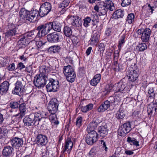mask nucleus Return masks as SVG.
Here are the masks:
<instances>
[{"label":"nucleus","instance_id":"nucleus-1","mask_svg":"<svg viewBox=\"0 0 157 157\" xmlns=\"http://www.w3.org/2000/svg\"><path fill=\"white\" fill-rule=\"evenodd\" d=\"M46 112L39 111L30 114L28 117H26L23 120L24 125L26 126H33L35 124H38L40 122L44 119L47 116Z\"/></svg>","mask_w":157,"mask_h":157},{"label":"nucleus","instance_id":"nucleus-2","mask_svg":"<svg viewBox=\"0 0 157 157\" xmlns=\"http://www.w3.org/2000/svg\"><path fill=\"white\" fill-rule=\"evenodd\" d=\"M40 71L39 75L35 77L33 82L34 85L38 88L43 87L46 83L48 70L45 66H42L40 67Z\"/></svg>","mask_w":157,"mask_h":157},{"label":"nucleus","instance_id":"nucleus-3","mask_svg":"<svg viewBox=\"0 0 157 157\" xmlns=\"http://www.w3.org/2000/svg\"><path fill=\"white\" fill-rule=\"evenodd\" d=\"M99 5L101 9L100 10V13L101 15H105L107 13L108 10L113 11L115 9L113 3L110 0L100 2L99 3Z\"/></svg>","mask_w":157,"mask_h":157},{"label":"nucleus","instance_id":"nucleus-4","mask_svg":"<svg viewBox=\"0 0 157 157\" xmlns=\"http://www.w3.org/2000/svg\"><path fill=\"white\" fill-rule=\"evenodd\" d=\"M51 25L49 23L41 25L37 27L36 30L38 32L37 36L39 37H42L48 34L51 30Z\"/></svg>","mask_w":157,"mask_h":157},{"label":"nucleus","instance_id":"nucleus-5","mask_svg":"<svg viewBox=\"0 0 157 157\" xmlns=\"http://www.w3.org/2000/svg\"><path fill=\"white\" fill-rule=\"evenodd\" d=\"M88 132V133L85 137V141L88 144L91 145L98 140V135L95 131Z\"/></svg>","mask_w":157,"mask_h":157},{"label":"nucleus","instance_id":"nucleus-6","mask_svg":"<svg viewBox=\"0 0 157 157\" xmlns=\"http://www.w3.org/2000/svg\"><path fill=\"white\" fill-rule=\"evenodd\" d=\"M52 5L48 2L43 4L40 6L38 11L39 15L41 17H43L47 15L51 10Z\"/></svg>","mask_w":157,"mask_h":157},{"label":"nucleus","instance_id":"nucleus-7","mask_svg":"<svg viewBox=\"0 0 157 157\" xmlns=\"http://www.w3.org/2000/svg\"><path fill=\"white\" fill-rule=\"evenodd\" d=\"M46 86V89L48 92H55L57 91L59 88V82L58 81L51 78Z\"/></svg>","mask_w":157,"mask_h":157},{"label":"nucleus","instance_id":"nucleus-8","mask_svg":"<svg viewBox=\"0 0 157 157\" xmlns=\"http://www.w3.org/2000/svg\"><path fill=\"white\" fill-rule=\"evenodd\" d=\"M127 74L129 80L134 82L136 80L139 75V70L136 67L134 68L130 67L129 68Z\"/></svg>","mask_w":157,"mask_h":157},{"label":"nucleus","instance_id":"nucleus-9","mask_svg":"<svg viewBox=\"0 0 157 157\" xmlns=\"http://www.w3.org/2000/svg\"><path fill=\"white\" fill-rule=\"evenodd\" d=\"M131 129L130 122H128L125 123L119 128L118 132V135L124 136L126 134L130 131Z\"/></svg>","mask_w":157,"mask_h":157},{"label":"nucleus","instance_id":"nucleus-10","mask_svg":"<svg viewBox=\"0 0 157 157\" xmlns=\"http://www.w3.org/2000/svg\"><path fill=\"white\" fill-rule=\"evenodd\" d=\"M59 102L56 98H53L49 101L48 105V109L49 113H56L58 109Z\"/></svg>","mask_w":157,"mask_h":157},{"label":"nucleus","instance_id":"nucleus-11","mask_svg":"<svg viewBox=\"0 0 157 157\" xmlns=\"http://www.w3.org/2000/svg\"><path fill=\"white\" fill-rule=\"evenodd\" d=\"M15 87L12 93L13 94H16L20 96L24 90V86L20 81H17L15 84Z\"/></svg>","mask_w":157,"mask_h":157},{"label":"nucleus","instance_id":"nucleus-12","mask_svg":"<svg viewBox=\"0 0 157 157\" xmlns=\"http://www.w3.org/2000/svg\"><path fill=\"white\" fill-rule=\"evenodd\" d=\"M101 121L97 118L94 119L93 121L90 123L87 127V130L88 132L94 131L98 126L100 124Z\"/></svg>","mask_w":157,"mask_h":157},{"label":"nucleus","instance_id":"nucleus-13","mask_svg":"<svg viewBox=\"0 0 157 157\" xmlns=\"http://www.w3.org/2000/svg\"><path fill=\"white\" fill-rule=\"evenodd\" d=\"M10 142L12 146L16 149H18L22 147L23 144V140L21 138L18 137H14L12 138Z\"/></svg>","mask_w":157,"mask_h":157},{"label":"nucleus","instance_id":"nucleus-14","mask_svg":"<svg viewBox=\"0 0 157 157\" xmlns=\"http://www.w3.org/2000/svg\"><path fill=\"white\" fill-rule=\"evenodd\" d=\"M37 143L41 146L45 145L48 142L47 137L42 134H39L36 139Z\"/></svg>","mask_w":157,"mask_h":157},{"label":"nucleus","instance_id":"nucleus-15","mask_svg":"<svg viewBox=\"0 0 157 157\" xmlns=\"http://www.w3.org/2000/svg\"><path fill=\"white\" fill-rule=\"evenodd\" d=\"M73 146V143L71 139L68 138L66 139L64 144V146L63 149V152L67 151L68 154L70 152Z\"/></svg>","mask_w":157,"mask_h":157},{"label":"nucleus","instance_id":"nucleus-16","mask_svg":"<svg viewBox=\"0 0 157 157\" xmlns=\"http://www.w3.org/2000/svg\"><path fill=\"white\" fill-rule=\"evenodd\" d=\"M60 36L57 33H50L47 36L48 41L51 43L57 42L59 41Z\"/></svg>","mask_w":157,"mask_h":157},{"label":"nucleus","instance_id":"nucleus-17","mask_svg":"<svg viewBox=\"0 0 157 157\" xmlns=\"http://www.w3.org/2000/svg\"><path fill=\"white\" fill-rule=\"evenodd\" d=\"M29 11L26 10L25 8H22L19 12L20 18L21 19L29 21Z\"/></svg>","mask_w":157,"mask_h":157},{"label":"nucleus","instance_id":"nucleus-18","mask_svg":"<svg viewBox=\"0 0 157 157\" xmlns=\"http://www.w3.org/2000/svg\"><path fill=\"white\" fill-rule=\"evenodd\" d=\"M10 84L7 81L2 83L0 85V94L3 95L6 93L8 90Z\"/></svg>","mask_w":157,"mask_h":157},{"label":"nucleus","instance_id":"nucleus-19","mask_svg":"<svg viewBox=\"0 0 157 157\" xmlns=\"http://www.w3.org/2000/svg\"><path fill=\"white\" fill-rule=\"evenodd\" d=\"M107 128V126L105 124L99 127L98 132L101 136L105 137L107 135L108 129Z\"/></svg>","mask_w":157,"mask_h":157},{"label":"nucleus","instance_id":"nucleus-20","mask_svg":"<svg viewBox=\"0 0 157 157\" xmlns=\"http://www.w3.org/2000/svg\"><path fill=\"white\" fill-rule=\"evenodd\" d=\"M70 20L72 21V25L75 27H79L82 25V21L78 17L71 16Z\"/></svg>","mask_w":157,"mask_h":157},{"label":"nucleus","instance_id":"nucleus-21","mask_svg":"<svg viewBox=\"0 0 157 157\" xmlns=\"http://www.w3.org/2000/svg\"><path fill=\"white\" fill-rule=\"evenodd\" d=\"M125 82L121 81L116 83L114 86L115 92H118L123 91L125 87Z\"/></svg>","mask_w":157,"mask_h":157},{"label":"nucleus","instance_id":"nucleus-22","mask_svg":"<svg viewBox=\"0 0 157 157\" xmlns=\"http://www.w3.org/2000/svg\"><path fill=\"white\" fill-rule=\"evenodd\" d=\"M150 29L148 28H146L144 31L142 35L141 39L144 42H147L149 40L151 34Z\"/></svg>","mask_w":157,"mask_h":157},{"label":"nucleus","instance_id":"nucleus-23","mask_svg":"<svg viewBox=\"0 0 157 157\" xmlns=\"http://www.w3.org/2000/svg\"><path fill=\"white\" fill-rule=\"evenodd\" d=\"M3 120V115L0 113V124H2ZM8 132V130L7 129L2 130L0 127V139L5 138Z\"/></svg>","mask_w":157,"mask_h":157},{"label":"nucleus","instance_id":"nucleus-24","mask_svg":"<svg viewBox=\"0 0 157 157\" xmlns=\"http://www.w3.org/2000/svg\"><path fill=\"white\" fill-rule=\"evenodd\" d=\"M157 109V104L153 102L151 103L147 107V111L149 115L153 113H155Z\"/></svg>","mask_w":157,"mask_h":157},{"label":"nucleus","instance_id":"nucleus-25","mask_svg":"<svg viewBox=\"0 0 157 157\" xmlns=\"http://www.w3.org/2000/svg\"><path fill=\"white\" fill-rule=\"evenodd\" d=\"M100 36V34L98 32H96L94 33L90 39L91 43L93 44L96 45L99 41Z\"/></svg>","mask_w":157,"mask_h":157},{"label":"nucleus","instance_id":"nucleus-26","mask_svg":"<svg viewBox=\"0 0 157 157\" xmlns=\"http://www.w3.org/2000/svg\"><path fill=\"white\" fill-rule=\"evenodd\" d=\"M101 79V75L98 74L94 76L93 78L90 81V83L91 85L96 86L99 82Z\"/></svg>","mask_w":157,"mask_h":157},{"label":"nucleus","instance_id":"nucleus-27","mask_svg":"<svg viewBox=\"0 0 157 157\" xmlns=\"http://www.w3.org/2000/svg\"><path fill=\"white\" fill-rule=\"evenodd\" d=\"M13 149L10 146H7L4 147L3 149L2 153L6 156H9L11 155L13 152Z\"/></svg>","mask_w":157,"mask_h":157},{"label":"nucleus","instance_id":"nucleus-28","mask_svg":"<svg viewBox=\"0 0 157 157\" xmlns=\"http://www.w3.org/2000/svg\"><path fill=\"white\" fill-rule=\"evenodd\" d=\"M125 116V113L122 107H121L119 110L115 114V117L117 120L124 118Z\"/></svg>","mask_w":157,"mask_h":157},{"label":"nucleus","instance_id":"nucleus-29","mask_svg":"<svg viewBox=\"0 0 157 157\" xmlns=\"http://www.w3.org/2000/svg\"><path fill=\"white\" fill-rule=\"evenodd\" d=\"M50 114L49 115V119L51 121V123L53 125H57L59 124V121L57 120L56 118V113H50Z\"/></svg>","mask_w":157,"mask_h":157},{"label":"nucleus","instance_id":"nucleus-30","mask_svg":"<svg viewBox=\"0 0 157 157\" xmlns=\"http://www.w3.org/2000/svg\"><path fill=\"white\" fill-rule=\"evenodd\" d=\"M49 25H51V30L53 29L54 30L60 32L61 30V25L57 22H49Z\"/></svg>","mask_w":157,"mask_h":157},{"label":"nucleus","instance_id":"nucleus-31","mask_svg":"<svg viewBox=\"0 0 157 157\" xmlns=\"http://www.w3.org/2000/svg\"><path fill=\"white\" fill-rule=\"evenodd\" d=\"M110 106V105L109 104L108 102L105 101L99 107L98 109V111L99 112H104L107 110Z\"/></svg>","mask_w":157,"mask_h":157},{"label":"nucleus","instance_id":"nucleus-32","mask_svg":"<svg viewBox=\"0 0 157 157\" xmlns=\"http://www.w3.org/2000/svg\"><path fill=\"white\" fill-rule=\"evenodd\" d=\"M75 72L73 68L70 65L64 66L63 68V72L64 75H68Z\"/></svg>","mask_w":157,"mask_h":157},{"label":"nucleus","instance_id":"nucleus-33","mask_svg":"<svg viewBox=\"0 0 157 157\" xmlns=\"http://www.w3.org/2000/svg\"><path fill=\"white\" fill-rule=\"evenodd\" d=\"M29 21L31 22H34L35 20H34V18H35L36 15H38L39 14L38 11L36 10H31V11H29Z\"/></svg>","mask_w":157,"mask_h":157},{"label":"nucleus","instance_id":"nucleus-34","mask_svg":"<svg viewBox=\"0 0 157 157\" xmlns=\"http://www.w3.org/2000/svg\"><path fill=\"white\" fill-rule=\"evenodd\" d=\"M19 109L20 113V116L23 117L26 114L27 109L26 104L23 103L19 105Z\"/></svg>","mask_w":157,"mask_h":157},{"label":"nucleus","instance_id":"nucleus-35","mask_svg":"<svg viewBox=\"0 0 157 157\" xmlns=\"http://www.w3.org/2000/svg\"><path fill=\"white\" fill-rule=\"evenodd\" d=\"M124 13L122 10L119 9L115 12L113 14L112 17L114 19L122 18L124 16Z\"/></svg>","mask_w":157,"mask_h":157},{"label":"nucleus","instance_id":"nucleus-36","mask_svg":"<svg viewBox=\"0 0 157 157\" xmlns=\"http://www.w3.org/2000/svg\"><path fill=\"white\" fill-rule=\"evenodd\" d=\"M66 79L68 81L71 82H74L76 74L75 72L71 73L68 75H65Z\"/></svg>","mask_w":157,"mask_h":157},{"label":"nucleus","instance_id":"nucleus-37","mask_svg":"<svg viewBox=\"0 0 157 157\" xmlns=\"http://www.w3.org/2000/svg\"><path fill=\"white\" fill-rule=\"evenodd\" d=\"M127 141L131 145H134L136 146H139V142L134 138L128 137L127 139Z\"/></svg>","mask_w":157,"mask_h":157},{"label":"nucleus","instance_id":"nucleus-38","mask_svg":"<svg viewBox=\"0 0 157 157\" xmlns=\"http://www.w3.org/2000/svg\"><path fill=\"white\" fill-rule=\"evenodd\" d=\"M63 32L65 35L67 37L70 36L72 35V33L71 28L67 26L64 27Z\"/></svg>","mask_w":157,"mask_h":157},{"label":"nucleus","instance_id":"nucleus-39","mask_svg":"<svg viewBox=\"0 0 157 157\" xmlns=\"http://www.w3.org/2000/svg\"><path fill=\"white\" fill-rule=\"evenodd\" d=\"M93 107V104L91 103L85 106L82 107L81 110L82 112L86 113L87 111L91 110Z\"/></svg>","mask_w":157,"mask_h":157},{"label":"nucleus","instance_id":"nucleus-40","mask_svg":"<svg viewBox=\"0 0 157 157\" xmlns=\"http://www.w3.org/2000/svg\"><path fill=\"white\" fill-rule=\"evenodd\" d=\"M60 49L59 46L58 45H54L50 47L48 51L50 53H56L58 52Z\"/></svg>","mask_w":157,"mask_h":157},{"label":"nucleus","instance_id":"nucleus-41","mask_svg":"<svg viewBox=\"0 0 157 157\" xmlns=\"http://www.w3.org/2000/svg\"><path fill=\"white\" fill-rule=\"evenodd\" d=\"M135 15L133 13H131L128 15L126 19V21L129 24L132 23L134 21Z\"/></svg>","mask_w":157,"mask_h":157},{"label":"nucleus","instance_id":"nucleus-42","mask_svg":"<svg viewBox=\"0 0 157 157\" xmlns=\"http://www.w3.org/2000/svg\"><path fill=\"white\" fill-rule=\"evenodd\" d=\"M98 47L99 48L98 51L100 52L99 54H98V57L99 58L102 56L103 52L105 50V46L103 44L100 43L98 44Z\"/></svg>","mask_w":157,"mask_h":157},{"label":"nucleus","instance_id":"nucleus-43","mask_svg":"<svg viewBox=\"0 0 157 157\" xmlns=\"http://www.w3.org/2000/svg\"><path fill=\"white\" fill-rule=\"evenodd\" d=\"M17 33L15 32L14 31H10L7 29L6 32L5 33V36L6 37H10Z\"/></svg>","mask_w":157,"mask_h":157},{"label":"nucleus","instance_id":"nucleus-44","mask_svg":"<svg viewBox=\"0 0 157 157\" xmlns=\"http://www.w3.org/2000/svg\"><path fill=\"white\" fill-rule=\"evenodd\" d=\"M7 29L10 31H14L16 33H17V26L13 23H10L7 26Z\"/></svg>","mask_w":157,"mask_h":157},{"label":"nucleus","instance_id":"nucleus-45","mask_svg":"<svg viewBox=\"0 0 157 157\" xmlns=\"http://www.w3.org/2000/svg\"><path fill=\"white\" fill-rule=\"evenodd\" d=\"M125 35L123 34L121 37L120 40L119 41L118 44V49L120 50L123 44L125 43Z\"/></svg>","mask_w":157,"mask_h":157},{"label":"nucleus","instance_id":"nucleus-46","mask_svg":"<svg viewBox=\"0 0 157 157\" xmlns=\"http://www.w3.org/2000/svg\"><path fill=\"white\" fill-rule=\"evenodd\" d=\"M140 51H143L147 48V45L145 43L139 44L137 47Z\"/></svg>","mask_w":157,"mask_h":157},{"label":"nucleus","instance_id":"nucleus-47","mask_svg":"<svg viewBox=\"0 0 157 157\" xmlns=\"http://www.w3.org/2000/svg\"><path fill=\"white\" fill-rule=\"evenodd\" d=\"M149 97L151 98H154L155 97V93L154 92V88L153 87L151 86L149 88L148 90Z\"/></svg>","mask_w":157,"mask_h":157},{"label":"nucleus","instance_id":"nucleus-48","mask_svg":"<svg viewBox=\"0 0 157 157\" xmlns=\"http://www.w3.org/2000/svg\"><path fill=\"white\" fill-rule=\"evenodd\" d=\"M83 25L86 27H87L89 26V24L90 23L91 19L90 17H87L84 19Z\"/></svg>","mask_w":157,"mask_h":157},{"label":"nucleus","instance_id":"nucleus-49","mask_svg":"<svg viewBox=\"0 0 157 157\" xmlns=\"http://www.w3.org/2000/svg\"><path fill=\"white\" fill-rule=\"evenodd\" d=\"M36 44L37 47L39 48L44 45L46 42L45 40H44L42 38H41L40 39V40L39 41H36Z\"/></svg>","mask_w":157,"mask_h":157},{"label":"nucleus","instance_id":"nucleus-50","mask_svg":"<svg viewBox=\"0 0 157 157\" xmlns=\"http://www.w3.org/2000/svg\"><path fill=\"white\" fill-rule=\"evenodd\" d=\"M19 105V103L17 101H11L10 104V107L12 109H16Z\"/></svg>","mask_w":157,"mask_h":157},{"label":"nucleus","instance_id":"nucleus-51","mask_svg":"<svg viewBox=\"0 0 157 157\" xmlns=\"http://www.w3.org/2000/svg\"><path fill=\"white\" fill-rule=\"evenodd\" d=\"M131 3V0H122L121 5L123 7L127 6L130 5Z\"/></svg>","mask_w":157,"mask_h":157},{"label":"nucleus","instance_id":"nucleus-52","mask_svg":"<svg viewBox=\"0 0 157 157\" xmlns=\"http://www.w3.org/2000/svg\"><path fill=\"white\" fill-rule=\"evenodd\" d=\"M112 88L113 87L111 84H110L106 85L105 87V91H106V93L107 94H109Z\"/></svg>","mask_w":157,"mask_h":157},{"label":"nucleus","instance_id":"nucleus-53","mask_svg":"<svg viewBox=\"0 0 157 157\" xmlns=\"http://www.w3.org/2000/svg\"><path fill=\"white\" fill-rule=\"evenodd\" d=\"M25 37L24 36H21L18 41V43L21 45H25Z\"/></svg>","mask_w":157,"mask_h":157},{"label":"nucleus","instance_id":"nucleus-54","mask_svg":"<svg viewBox=\"0 0 157 157\" xmlns=\"http://www.w3.org/2000/svg\"><path fill=\"white\" fill-rule=\"evenodd\" d=\"M82 117H80L77 118L76 122V125L78 127H80L82 125Z\"/></svg>","mask_w":157,"mask_h":157},{"label":"nucleus","instance_id":"nucleus-55","mask_svg":"<svg viewBox=\"0 0 157 157\" xmlns=\"http://www.w3.org/2000/svg\"><path fill=\"white\" fill-rule=\"evenodd\" d=\"M121 151V148L120 147H118L116 148L114 153V155L115 157H119L120 155V152Z\"/></svg>","mask_w":157,"mask_h":157},{"label":"nucleus","instance_id":"nucleus-56","mask_svg":"<svg viewBox=\"0 0 157 157\" xmlns=\"http://www.w3.org/2000/svg\"><path fill=\"white\" fill-rule=\"evenodd\" d=\"M96 154V150L94 148L91 149L89 152V155L90 157H94Z\"/></svg>","mask_w":157,"mask_h":157},{"label":"nucleus","instance_id":"nucleus-57","mask_svg":"<svg viewBox=\"0 0 157 157\" xmlns=\"http://www.w3.org/2000/svg\"><path fill=\"white\" fill-rule=\"evenodd\" d=\"M15 68V66L14 63H12L10 64L7 67V70L9 71H11L14 70Z\"/></svg>","mask_w":157,"mask_h":157},{"label":"nucleus","instance_id":"nucleus-58","mask_svg":"<svg viewBox=\"0 0 157 157\" xmlns=\"http://www.w3.org/2000/svg\"><path fill=\"white\" fill-rule=\"evenodd\" d=\"M106 101H108L109 104L110 105L114 103L115 101L114 97L112 96L110 97Z\"/></svg>","mask_w":157,"mask_h":157},{"label":"nucleus","instance_id":"nucleus-59","mask_svg":"<svg viewBox=\"0 0 157 157\" xmlns=\"http://www.w3.org/2000/svg\"><path fill=\"white\" fill-rule=\"evenodd\" d=\"M68 5V3L66 0H64L59 5V7L64 8L67 7Z\"/></svg>","mask_w":157,"mask_h":157},{"label":"nucleus","instance_id":"nucleus-60","mask_svg":"<svg viewBox=\"0 0 157 157\" xmlns=\"http://www.w3.org/2000/svg\"><path fill=\"white\" fill-rule=\"evenodd\" d=\"M34 32L35 31L34 30L30 31L27 33V36L29 38L31 37L32 38L34 37L35 36V35L34 34Z\"/></svg>","mask_w":157,"mask_h":157},{"label":"nucleus","instance_id":"nucleus-61","mask_svg":"<svg viewBox=\"0 0 157 157\" xmlns=\"http://www.w3.org/2000/svg\"><path fill=\"white\" fill-rule=\"evenodd\" d=\"M25 70L29 73V75H32L33 72L31 67L29 66V67H26V68Z\"/></svg>","mask_w":157,"mask_h":157},{"label":"nucleus","instance_id":"nucleus-62","mask_svg":"<svg viewBox=\"0 0 157 157\" xmlns=\"http://www.w3.org/2000/svg\"><path fill=\"white\" fill-rule=\"evenodd\" d=\"M125 153L127 155H132L134 154L132 151L128 149H125L124 151Z\"/></svg>","mask_w":157,"mask_h":157},{"label":"nucleus","instance_id":"nucleus-63","mask_svg":"<svg viewBox=\"0 0 157 157\" xmlns=\"http://www.w3.org/2000/svg\"><path fill=\"white\" fill-rule=\"evenodd\" d=\"M148 7L147 11L149 12H151V14L152 13L153 11L154 10V7L151 6L150 4H148Z\"/></svg>","mask_w":157,"mask_h":157},{"label":"nucleus","instance_id":"nucleus-64","mask_svg":"<svg viewBox=\"0 0 157 157\" xmlns=\"http://www.w3.org/2000/svg\"><path fill=\"white\" fill-rule=\"evenodd\" d=\"M17 67L18 68H20V69H22L25 68V66L23 63L20 62L18 64Z\"/></svg>","mask_w":157,"mask_h":157}]
</instances>
